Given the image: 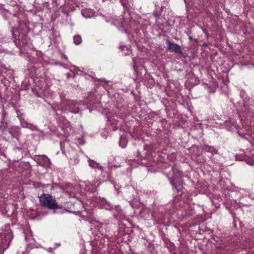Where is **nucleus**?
<instances>
[{
  "label": "nucleus",
  "mask_w": 254,
  "mask_h": 254,
  "mask_svg": "<svg viewBox=\"0 0 254 254\" xmlns=\"http://www.w3.org/2000/svg\"><path fill=\"white\" fill-rule=\"evenodd\" d=\"M40 205L49 210H56L62 208V206L58 204L56 198L49 193H42L39 196Z\"/></svg>",
  "instance_id": "f257e3e1"
},
{
  "label": "nucleus",
  "mask_w": 254,
  "mask_h": 254,
  "mask_svg": "<svg viewBox=\"0 0 254 254\" xmlns=\"http://www.w3.org/2000/svg\"><path fill=\"white\" fill-rule=\"evenodd\" d=\"M12 239V232L10 230H6L0 234V251L3 252L7 249Z\"/></svg>",
  "instance_id": "f03ea898"
},
{
  "label": "nucleus",
  "mask_w": 254,
  "mask_h": 254,
  "mask_svg": "<svg viewBox=\"0 0 254 254\" xmlns=\"http://www.w3.org/2000/svg\"><path fill=\"white\" fill-rule=\"evenodd\" d=\"M166 43L168 45L167 50L168 51L175 53L181 54L182 53L181 47L178 44L172 42L169 40H167Z\"/></svg>",
  "instance_id": "7ed1b4c3"
},
{
  "label": "nucleus",
  "mask_w": 254,
  "mask_h": 254,
  "mask_svg": "<svg viewBox=\"0 0 254 254\" xmlns=\"http://www.w3.org/2000/svg\"><path fill=\"white\" fill-rule=\"evenodd\" d=\"M36 162L42 166H49L50 164V159L45 155H40L37 157Z\"/></svg>",
  "instance_id": "20e7f679"
},
{
  "label": "nucleus",
  "mask_w": 254,
  "mask_h": 254,
  "mask_svg": "<svg viewBox=\"0 0 254 254\" xmlns=\"http://www.w3.org/2000/svg\"><path fill=\"white\" fill-rule=\"evenodd\" d=\"M51 193L56 194V193H60V195L63 192V188L57 184L54 185L51 187Z\"/></svg>",
  "instance_id": "39448f33"
},
{
  "label": "nucleus",
  "mask_w": 254,
  "mask_h": 254,
  "mask_svg": "<svg viewBox=\"0 0 254 254\" xmlns=\"http://www.w3.org/2000/svg\"><path fill=\"white\" fill-rule=\"evenodd\" d=\"M206 86L210 92H214L218 85L214 80H209V82L206 84Z\"/></svg>",
  "instance_id": "423d86ee"
},
{
  "label": "nucleus",
  "mask_w": 254,
  "mask_h": 254,
  "mask_svg": "<svg viewBox=\"0 0 254 254\" xmlns=\"http://www.w3.org/2000/svg\"><path fill=\"white\" fill-rule=\"evenodd\" d=\"M203 150L212 154H216L218 153V150L216 148L213 146H211L208 145H204L203 146Z\"/></svg>",
  "instance_id": "0eeeda50"
},
{
  "label": "nucleus",
  "mask_w": 254,
  "mask_h": 254,
  "mask_svg": "<svg viewBox=\"0 0 254 254\" xmlns=\"http://www.w3.org/2000/svg\"><path fill=\"white\" fill-rule=\"evenodd\" d=\"M74 43L76 45L80 44L82 42L81 37L79 35H76L73 37Z\"/></svg>",
  "instance_id": "6e6552de"
},
{
  "label": "nucleus",
  "mask_w": 254,
  "mask_h": 254,
  "mask_svg": "<svg viewBox=\"0 0 254 254\" xmlns=\"http://www.w3.org/2000/svg\"><path fill=\"white\" fill-rule=\"evenodd\" d=\"M247 164L250 165H254V155L253 157H247L244 158Z\"/></svg>",
  "instance_id": "1a4fd4ad"
},
{
  "label": "nucleus",
  "mask_w": 254,
  "mask_h": 254,
  "mask_svg": "<svg viewBox=\"0 0 254 254\" xmlns=\"http://www.w3.org/2000/svg\"><path fill=\"white\" fill-rule=\"evenodd\" d=\"M171 183L173 186H175V187L176 188V189L177 190H178V188H177V187L175 185L174 181L173 180H171Z\"/></svg>",
  "instance_id": "9d476101"
},
{
  "label": "nucleus",
  "mask_w": 254,
  "mask_h": 254,
  "mask_svg": "<svg viewBox=\"0 0 254 254\" xmlns=\"http://www.w3.org/2000/svg\"><path fill=\"white\" fill-rule=\"evenodd\" d=\"M121 142H122V141L120 142V145H121L122 147H125V144H124V145H122L121 144Z\"/></svg>",
  "instance_id": "9b49d317"
},
{
  "label": "nucleus",
  "mask_w": 254,
  "mask_h": 254,
  "mask_svg": "<svg viewBox=\"0 0 254 254\" xmlns=\"http://www.w3.org/2000/svg\"><path fill=\"white\" fill-rule=\"evenodd\" d=\"M189 39H190V40H192V38L191 36H189Z\"/></svg>",
  "instance_id": "f8f14e48"
},
{
  "label": "nucleus",
  "mask_w": 254,
  "mask_h": 254,
  "mask_svg": "<svg viewBox=\"0 0 254 254\" xmlns=\"http://www.w3.org/2000/svg\"><path fill=\"white\" fill-rule=\"evenodd\" d=\"M124 140V138H123L122 137V138H121V140L122 141V140Z\"/></svg>",
  "instance_id": "ddd939ff"
},
{
  "label": "nucleus",
  "mask_w": 254,
  "mask_h": 254,
  "mask_svg": "<svg viewBox=\"0 0 254 254\" xmlns=\"http://www.w3.org/2000/svg\"><path fill=\"white\" fill-rule=\"evenodd\" d=\"M0 254H3V252L2 253Z\"/></svg>",
  "instance_id": "4468645a"
}]
</instances>
